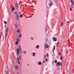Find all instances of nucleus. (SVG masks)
<instances>
[{
    "mask_svg": "<svg viewBox=\"0 0 74 74\" xmlns=\"http://www.w3.org/2000/svg\"><path fill=\"white\" fill-rule=\"evenodd\" d=\"M63 22H62L61 23V26H63Z\"/></svg>",
    "mask_w": 74,
    "mask_h": 74,
    "instance_id": "nucleus-22",
    "label": "nucleus"
},
{
    "mask_svg": "<svg viewBox=\"0 0 74 74\" xmlns=\"http://www.w3.org/2000/svg\"><path fill=\"white\" fill-rule=\"evenodd\" d=\"M16 40H17L16 41H18L19 42V39L17 38Z\"/></svg>",
    "mask_w": 74,
    "mask_h": 74,
    "instance_id": "nucleus-20",
    "label": "nucleus"
},
{
    "mask_svg": "<svg viewBox=\"0 0 74 74\" xmlns=\"http://www.w3.org/2000/svg\"><path fill=\"white\" fill-rule=\"evenodd\" d=\"M54 62V60H53V62H52V63H53V62Z\"/></svg>",
    "mask_w": 74,
    "mask_h": 74,
    "instance_id": "nucleus-35",
    "label": "nucleus"
},
{
    "mask_svg": "<svg viewBox=\"0 0 74 74\" xmlns=\"http://www.w3.org/2000/svg\"><path fill=\"white\" fill-rule=\"evenodd\" d=\"M70 10L71 11H72V9L71 8H70Z\"/></svg>",
    "mask_w": 74,
    "mask_h": 74,
    "instance_id": "nucleus-32",
    "label": "nucleus"
},
{
    "mask_svg": "<svg viewBox=\"0 0 74 74\" xmlns=\"http://www.w3.org/2000/svg\"><path fill=\"white\" fill-rule=\"evenodd\" d=\"M69 23V21H67V23Z\"/></svg>",
    "mask_w": 74,
    "mask_h": 74,
    "instance_id": "nucleus-45",
    "label": "nucleus"
},
{
    "mask_svg": "<svg viewBox=\"0 0 74 74\" xmlns=\"http://www.w3.org/2000/svg\"><path fill=\"white\" fill-rule=\"evenodd\" d=\"M55 49V46H54L53 48V51H54V50Z\"/></svg>",
    "mask_w": 74,
    "mask_h": 74,
    "instance_id": "nucleus-13",
    "label": "nucleus"
},
{
    "mask_svg": "<svg viewBox=\"0 0 74 74\" xmlns=\"http://www.w3.org/2000/svg\"><path fill=\"white\" fill-rule=\"evenodd\" d=\"M15 69L16 70H18V66H15Z\"/></svg>",
    "mask_w": 74,
    "mask_h": 74,
    "instance_id": "nucleus-12",
    "label": "nucleus"
},
{
    "mask_svg": "<svg viewBox=\"0 0 74 74\" xmlns=\"http://www.w3.org/2000/svg\"><path fill=\"white\" fill-rule=\"evenodd\" d=\"M1 36H2V34H1V33L0 34V41H1Z\"/></svg>",
    "mask_w": 74,
    "mask_h": 74,
    "instance_id": "nucleus-14",
    "label": "nucleus"
},
{
    "mask_svg": "<svg viewBox=\"0 0 74 74\" xmlns=\"http://www.w3.org/2000/svg\"><path fill=\"white\" fill-rule=\"evenodd\" d=\"M22 37V34H20L18 36V38H20Z\"/></svg>",
    "mask_w": 74,
    "mask_h": 74,
    "instance_id": "nucleus-7",
    "label": "nucleus"
},
{
    "mask_svg": "<svg viewBox=\"0 0 74 74\" xmlns=\"http://www.w3.org/2000/svg\"><path fill=\"white\" fill-rule=\"evenodd\" d=\"M18 48L16 50V55H18L20 53L19 51H20V53H22V48L21 46H19Z\"/></svg>",
    "mask_w": 74,
    "mask_h": 74,
    "instance_id": "nucleus-1",
    "label": "nucleus"
},
{
    "mask_svg": "<svg viewBox=\"0 0 74 74\" xmlns=\"http://www.w3.org/2000/svg\"><path fill=\"white\" fill-rule=\"evenodd\" d=\"M16 32L17 33H20V29H18L16 31Z\"/></svg>",
    "mask_w": 74,
    "mask_h": 74,
    "instance_id": "nucleus-9",
    "label": "nucleus"
},
{
    "mask_svg": "<svg viewBox=\"0 0 74 74\" xmlns=\"http://www.w3.org/2000/svg\"><path fill=\"white\" fill-rule=\"evenodd\" d=\"M73 33H74V32H73Z\"/></svg>",
    "mask_w": 74,
    "mask_h": 74,
    "instance_id": "nucleus-50",
    "label": "nucleus"
},
{
    "mask_svg": "<svg viewBox=\"0 0 74 74\" xmlns=\"http://www.w3.org/2000/svg\"><path fill=\"white\" fill-rule=\"evenodd\" d=\"M11 9H12L13 11H14L15 10V8L14 7H13L12 8H11Z\"/></svg>",
    "mask_w": 74,
    "mask_h": 74,
    "instance_id": "nucleus-18",
    "label": "nucleus"
},
{
    "mask_svg": "<svg viewBox=\"0 0 74 74\" xmlns=\"http://www.w3.org/2000/svg\"><path fill=\"white\" fill-rule=\"evenodd\" d=\"M57 62H58V61L57 60H56L54 62L55 63H56Z\"/></svg>",
    "mask_w": 74,
    "mask_h": 74,
    "instance_id": "nucleus-25",
    "label": "nucleus"
},
{
    "mask_svg": "<svg viewBox=\"0 0 74 74\" xmlns=\"http://www.w3.org/2000/svg\"><path fill=\"white\" fill-rule=\"evenodd\" d=\"M38 48H39V46L38 45H37V46L36 47V48L38 49Z\"/></svg>",
    "mask_w": 74,
    "mask_h": 74,
    "instance_id": "nucleus-17",
    "label": "nucleus"
},
{
    "mask_svg": "<svg viewBox=\"0 0 74 74\" xmlns=\"http://www.w3.org/2000/svg\"><path fill=\"white\" fill-rule=\"evenodd\" d=\"M68 64H69V63H68L67 64L66 67H67V66H68Z\"/></svg>",
    "mask_w": 74,
    "mask_h": 74,
    "instance_id": "nucleus-41",
    "label": "nucleus"
},
{
    "mask_svg": "<svg viewBox=\"0 0 74 74\" xmlns=\"http://www.w3.org/2000/svg\"><path fill=\"white\" fill-rule=\"evenodd\" d=\"M19 59L21 60V56H19L18 58H17V60H18V61H19Z\"/></svg>",
    "mask_w": 74,
    "mask_h": 74,
    "instance_id": "nucleus-5",
    "label": "nucleus"
},
{
    "mask_svg": "<svg viewBox=\"0 0 74 74\" xmlns=\"http://www.w3.org/2000/svg\"><path fill=\"white\" fill-rule=\"evenodd\" d=\"M26 51H24V53H26Z\"/></svg>",
    "mask_w": 74,
    "mask_h": 74,
    "instance_id": "nucleus-38",
    "label": "nucleus"
},
{
    "mask_svg": "<svg viewBox=\"0 0 74 74\" xmlns=\"http://www.w3.org/2000/svg\"><path fill=\"white\" fill-rule=\"evenodd\" d=\"M48 47H49V46H47V48H48Z\"/></svg>",
    "mask_w": 74,
    "mask_h": 74,
    "instance_id": "nucleus-44",
    "label": "nucleus"
},
{
    "mask_svg": "<svg viewBox=\"0 0 74 74\" xmlns=\"http://www.w3.org/2000/svg\"><path fill=\"white\" fill-rule=\"evenodd\" d=\"M4 23H5V25H7V22H6V21H4Z\"/></svg>",
    "mask_w": 74,
    "mask_h": 74,
    "instance_id": "nucleus-24",
    "label": "nucleus"
},
{
    "mask_svg": "<svg viewBox=\"0 0 74 74\" xmlns=\"http://www.w3.org/2000/svg\"><path fill=\"white\" fill-rule=\"evenodd\" d=\"M62 50H63V49H62Z\"/></svg>",
    "mask_w": 74,
    "mask_h": 74,
    "instance_id": "nucleus-51",
    "label": "nucleus"
},
{
    "mask_svg": "<svg viewBox=\"0 0 74 74\" xmlns=\"http://www.w3.org/2000/svg\"><path fill=\"white\" fill-rule=\"evenodd\" d=\"M18 64H20V62L19 61H18Z\"/></svg>",
    "mask_w": 74,
    "mask_h": 74,
    "instance_id": "nucleus-28",
    "label": "nucleus"
},
{
    "mask_svg": "<svg viewBox=\"0 0 74 74\" xmlns=\"http://www.w3.org/2000/svg\"><path fill=\"white\" fill-rule=\"evenodd\" d=\"M50 3H53V2H52V1H50Z\"/></svg>",
    "mask_w": 74,
    "mask_h": 74,
    "instance_id": "nucleus-29",
    "label": "nucleus"
},
{
    "mask_svg": "<svg viewBox=\"0 0 74 74\" xmlns=\"http://www.w3.org/2000/svg\"><path fill=\"white\" fill-rule=\"evenodd\" d=\"M13 7V5H12L11 7V8H12Z\"/></svg>",
    "mask_w": 74,
    "mask_h": 74,
    "instance_id": "nucleus-30",
    "label": "nucleus"
},
{
    "mask_svg": "<svg viewBox=\"0 0 74 74\" xmlns=\"http://www.w3.org/2000/svg\"><path fill=\"white\" fill-rule=\"evenodd\" d=\"M47 57H48V54H47Z\"/></svg>",
    "mask_w": 74,
    "mask_h": 74,
    "instance_id": "nucleus-39",
    "label": "nucleus"
},
{
    "mask_svg": "<svg viewBox=\"0 0 74 74\" xmlns=\"http://www.w3.org/2000/svg\"><path fill=\"white\" fill-rule=\"evenodd\" d=\"M45 61H46V62H47V61H48V59H47L45 58Z\"/></svg>",
    "mask_w": 74,
    "mask_h": 74,
    "instance_id": "nucleus-26",
    "label": "nucleus"
},
{
    "mask_svg": "<svg viewBox=\"0 0 74 74\" xmlns=\"http://www.w3.org/2000/svg\"><path fill=\"white\" fill-rule=\"evenodd\" d=\"M9 73V72L8 71L6 73V74H8Z\"/></svg>",
    "mask_w": 74,
    "mask_h": 74,
    "instance_id": "nucleus-33",
    "label": "nucleus"
},
{
    "mask_svg": "<svg viewBox=\"0 0 74 74\" xmlns=\"http://www.w3.org/2000/svg\"><path fill=\"white\" fill-rule=\"evenodd\" d=\"M43 63H45V61H43Z\"/></svg>",
    "mask_w": 74,
    "mask_h": 74,
    "instance_id": "nucleus-46",
    "label": "nucleus"
},
{
    "mask_svg": "<svg viewBox=\"0 0 74 74\" xmlns=\"http://www.w3.org/2000/svg\"><path fill=\"white\" fill-rule=\"evenodd\" d=\"M22 52H23H23H24V51H23Z\"/></svg>",
    "mask_w": 74,
    "mask_h": 74,
    "instance_id": "nucleus-48",
    "label": "nucleus"
},
{
    "mask_svg": "<svg viewBox=\"0 0 74 74\" xmlns=\"http://www.w3.org/2000/svg\"><path fill=\"white\" fill-rule=\"evenodd\" d=\"M20 14H21V12H20V13L18 14L19 15H20Z\"/></svg>",
    "mask_w": 74,
    "mask_h": 74,
    "instance_id": "nucleus-42",
    "label": "nucleus"
},
{
    "mask_svg": "<svg viewBox=\"0 0 74 74\" xmlns=\"http://www.w3.org/2000/svg\"><path fill=\"white\" fill-rule=\"evenodd\" d=\"M60 64H61V63L59 62H57L56 64V66H60Z\"/></svg>",
    "mask_w": 74,
    "mask_h": 74,
    "instance_id": "nucleus-6",
    "label": "nucleus"
},
{
    "mask_svg": "<svg viewBox=\"0 0 74 74\" xmlns=\"http://www.w3.org/2000/svg\"><path fill=\"white\" fill-rule=\"evenodd\" d=\"M14 14H17V13L16 12H14Z\"/></svg>",
    "mask_w": 74,
    "mask_h": 74,
    "instance_id": "nucleus-37",
    "label": "nucleus"
},
{
    "mask_svg": "<svg viewBox=\"0 0 74 74\" xmlns=\"http://www.w3.org/2000/svg\"><path fill=\"white\" fill-rule=\"evenodd\" d=\"M53 39L54 41H56V39L55 38H53Z\"/></svg>",
    "mask_w": 74,
    "mask_h": 74,
    "instance_id": "nucleus-11",
    "label": "nucleus"
},
{
    "mask_svg": "<svg viewBox=\"0 0 74 74\" xmlns=\"http://www.w3.org/2000/svg\"><path fill=\"white\" fill-rule=\"evenodd\" d=\"M17 74H19L18 73H17Z\"/></svg>",
    "mask_w": 74,
    "mask_h": 74,
    "instance_id": "nucleus-49",
    "label": "nucleus"
},
{
    "mask_svg": "<svg viewBox=\"0 0 74 74\" xmlns=\"http://www.w3.org/2000/svg\"><path fill=\"white\" fill-rule=\"evenodd\" d=\"M22 15H23V14H21L20 16V17H21V18H22Z\"/></svg>",
    "mask_w": 74,
    "mask_h": 74,
    "instance_id": "nucleus-19",
    "label": "nucleus"
},
{
    "mask_svg": "<svg viewBox=\"0 0 74 74\" xmlns=\"http://www.w3.org/2000/svg\"><path fill=\"white\" fill-rule=\"evenodd\" d=\"M58 44H59V42H57V45H58Z\"/></svg>",
    "mask_w": 74,
    "mask_h": 74,
    "instance_id": "nucleus-43",
    "label": "nucleus"
},
{
    "mask_svg": "<svg viewBox=\"0 0 74 74\" xmlns=\"http://www.w3.org/2000/svg\"><path fill=\"white\" fill-rule=\"evenodd\" d=\"M47 28H46V29H45L46 33V32H47Z\"/></svg>",
    "mask_w": 74,
    "mask_h": 74,
    "instance_id": "nucleus-31",
    "label": "nucleus"
},
{
    "mask_svg": "<svg viewBox=\"0 0 74 74\" xmlns=\"http://www.w3.org/2000/svg\"><path fill=\"white\" fill-rule=\"evenodd\" d=\"M18 42H19L18 41H16V45H18Z\"/></svg>",
    "mask_w": 74,
    "mask_h": 74,
    "instance_id": "nucleus-16",
    "label": "nucleus"
},
{
    "mask_svg": "<svg viewBox=\"0 0 74 74\" xmlns=\"http://www.w3.org/2000/svg\"><path fill=\"white\" fill-rule=\"evenodd\" d=\"M32 56H35V53H33V55H32Z\"/></svg>",
    "mask_w": 74,
    "mask_h": 74,
    "instance_id": "nucleus-23",
    "label": "nucleus"
},
{
    "mask_svg": "<svg viewBox=\"0 0 74 74\" xmlns=\"http://www.w3.org/2000/svg\"><path fill=\"white\" fill-rule=\"evenodd\" d=\"M62 58H63V56H61V57L60 58V60H62Z\"/></svg>",
    "mask_w": 74,
    "mask_h": 74,
    "instance_id": "nucleus-21",
    "label": "nucleus"
},
{
    "mask_svg": "<svg viewBox=\"0 0 74 74\" xmlns=\"http://www.w3.org/2000/svg\"><path fill=\"white\" fill-rule=\"evenodd\" d=\"M16 16V21H18L19 20V15L18 14H17Z\"/></svg>",
    "mask_w": 74,
    "mask_h": 74,
    "instance_id": "nucleus-3",
    "label": "nucleus"
},
{
    "mask_svg": "<svg viewBox=\"0 0 74 74\" xmlns=\"http://www.w3.org/2000/svg\"><path fill=\"white\" fill-rule=\"evenodd\" d=\"M58 54L59 55H61V53H59Z\"/></svg>",
    "mask_w": 74,
    "mask_h": 74,
    "instance_id": "nucleus-34",
    "label": "nucleus"
},
{
    "mask_svg": "<svg viewBox=\"0 0 74 74\" xmlns=\"http://www.w3.org/2000/svg\"><path fill=\"white\" fill-rule=\"evenodd\" d=\"M60 66H62V64H60Z\"/></svg>",
    "mask_w": 74,
    "mask_h": 74,
    "instance_id": "nucleus-47",
    "label": "nucleus"
},
{
    "mask_svg": "<svg viewBox=\"0 0 74 74\" xmlns=\"http://www.w3.org/2000/svg\"><path fill=\"white\" fill-rule=\"evenodd\" d=\"M31 40H33V38L32 37H31Z\"/></svg>",
    "mask_w": 74,
    "mask_h": 74,
    "instance_id": "nucleus-36",
    "label": "nucleus"
},
{
    "mask_svg": "<svg viewBox=\"0 0 74 74\" xmlns=\"http://www.w3.org/2000/svg\"><path fill=\"white\" fill-rule=\"evenodd\" d=\"M47 44H46L45 45V48H47Z\"/></svg>",
    "mask_w": 74,
    "mask_h": 74,
    "instance_id": "nucleus-15",
    "label": "nucleus"
},
{
    "mask_svg": "<svg viewBox=\"0 0 74 74\" xmlns=\"http://www.w3.org/2000/svg\"><path fill=\"white\" fill-rule=\"evenodd\" d=\"M5 28H6L7 27V25H5Z\"/></svg>",
    "mask_w": 74,
    "mask_h": 74,
    "instance_id": "nucleus-40",
    "label": "nucleus"
},
{
    "mask_svg": "<svg viewBox=\"0 0 74 74\" xmlns=\"http://www.w3.org/2000/svg\"><path fill=\"white\" fill-rule=\"evenodd\" d=\"M70 2L72 4V5H73L74 6V3L73 2V0H70Z\"/></svg>",
    "mask_w": 74,
    "mask_h": 74,
    "instance_id": "nucleus-8",
    "label": "nucleus"
},
{
    "mask_svg": "<svg viewBox=\"0 0 74 74\" xmlns=\"http://www.w3.org/2000/svg\"><path fill=\"white\" fill-rule=\"evenodd\" d=\"M52 4H53L52 3H51L50 4L49 6H51V5H52Z\"/></svg>",
    "mask_w": 74,
    "mask_h": 74,
    "instance_id": "nucleus-27",
    "label": "nucleus"
},
{
    "mask_svg": "<svg viewBox=\"0 0 74 74\" xmlns=\"http://www.w3.org/2000/svg\"><path fill=\"white\" fill-rule=\"evenodd\" d=\"M38 64L39 65H41V64H42V63H41V62L39 61L38 62Z\"/></svg>",
    "mask_w": 74,
    "mask_h": 74,
    "instance_id": "nucleus-10",
    "label": "nucleus"
},
{
    "mask_svg": "<svg viewBox=\"0 0 74 74\" xmlns=\"http://www.w3.org/2000/svg\"><path fill=\"white\" fill-rule=\"evenodd\" d=\"M5 38L6 39L7 36V33L8 32V27H7L5 29Z\"/></svg>",
    "mask_w": 74,
    "mask_h": 74,
    "instance_id": "nucleus-2",
    "label": "nucleus"
},
{
    "mask_svg": "<svg viewBox=\"0 0 74 74\" xmlns=\"http://www.w3.org/2000/svg\"><path fill=\"white\" fill-rule=\"evenodd\" d=\"M15 7L16 9H18V3H15Z\"/></svg>",
    "mask_w": 74,
    "mask_h": 74,
    "instance_id": "nucleus-4",
    "label": "nucleus"
}]
</instances>
